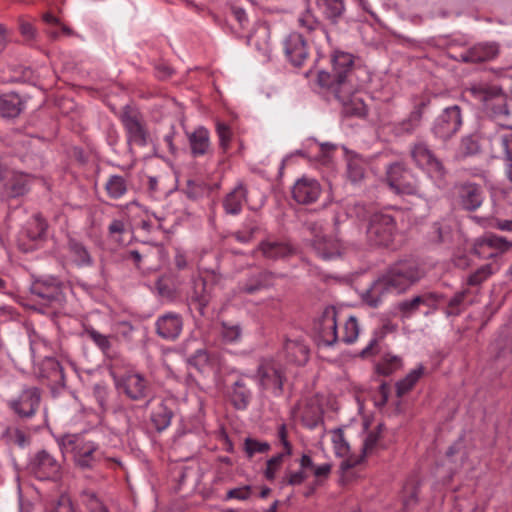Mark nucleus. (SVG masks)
Segmentation results:
<instances>
[{
	"label": "nucleus",
	"instance_id": "obj_2",
	"mask_svg": "<svg viewBox=\"0 0 512 512\" xmlns=\"http://www.w3.org/2000/svg\"><path fill=\"white\" fill-rule=\"evenodd\" d=\"M422 276V271L414 262H399L371 285L364 294L363 299L370 306L375 307L386 294L402 293L420 280Z\"/></svg>",
	"mask_w": 512,
	"mask_h": 512
},
{
	"label": "nucleus",
	"instance_id": "obj_6",
	"mask_svg": "<svg viewBox=\"0 0 512 512\" xmlns=\"http://www.w3.org/2000/svg\"><path fill=\"white\" fill-rule=\"evenodd\" d=\"M387 182L390 189L399 195H412L418 192L416 179L400 163L387 168Z\"/></svg>",
	"mask_w": 512,
	"mask_h": 512
},
{
	"label": "nucleus",
	"instance_id": "obj_28",
	"mask_svg": "<svg viewBox=\"0 0 512 512\" xmlns=\"http://www.w3.org/2000/svg\"><path fill=\"white\" fill-rule=\"evenodd\" d=\"M22 110V101L14 92L5 93L0 96V112L4 117H15Z\"/></svg>",
	"mask_w": 512,
	"mask_h": 512
},
{
	"label": "nucleus",
	"instance_id": "obj_48",
	"mask_svg": "<svg viewBox=\"0 0 512 512\" xmlns=\"http://www.w3.org/2000/svg\"><path fill=\"white\" fill-rule=\"evenodd\" d=\"M335 148L336 146L331 143L319 144V155L317 156V161L324 166L330 165L332 163V152Z\"/></svg>",
	"mask_w": 512,
	"mask_h": 512
},
{
	"label": "nucleus",
	"instance_id": "obj_30",
	"mask_svg": "<svg viewBox=\"0 0 512 512\" xmlns=\"http://www.w3.org/2000/svg\"><path fill=\"white\" fill-rule=\"evenodd\" d=\"M189 364L196 367L200 372L206 373L213 371L217 367L218 360L214 356H210L205 350H198L189 358Z\"/></svg>",
	"mask_w": 512,
	"mask_h": 512
},
{
	"label": "nucleus",
	"instance_id": "obj_19",
	"mask_svg": "<svg viewBox=\"0 0 512 512\" xmlns=\"http://www.w3.org/2000/svg\"><path fill=\"white\" fill-rule=\"evenodd\" d=\"M313 248L323 260H333L342 254V245L335 238L316 237Z\"/></svg>",
	"mask_w": 512,
	"mask_h": 512
},
{
	"label": "nucleus",
	"instance_id": "obj_20",
	"mask_svg": "<svg viewBox=\"0 0 512 512\" xmlns=\"http://www.w3.org/2000/svg\"><path fill=\"white\" fill-rule=\"evenodd\" d=\"M496 43H479L461 54L465 62H481L493 59L498 54Z\"/></svg>",
	"mask_w": 512,
	"mask_h": 512
},
{
	"label": "nucleus",
	"instance_id": "obj_31",
	"mask_svg": "<svg viewBox=\"0 0 512 512\" xmlns=\"http://www.w3.org/2000/svg\"><path fill=\"white\" fill-rule=\"evenodd\" d=\"M318 9L330 20L338 19L345 10L343 0H316Z\"/></svg>",
	"mask_w": 512,
	"mask_h": 512
},
{
	"label": "nucleus",
	"instance_id": "obj_58",
	"mask_svg": "<svg viewBox=\"0 0 512 512\" xmlns=\"http://www.w3.org/2000/svg\"><path fill=\"white\" fill-rule=\"evenodd\" d=\"M298 22L302 28H304L308 31L313 30L315 28V26L317 25V22H316L314 16L309 11H307L302 16H300L298 19Z\"/></svg>",
	"mask_w": 512,
	"mask_h": 512
},
{
	"label": "nucleus",
	"instance_id": "obj_35",
	"mask_svg": "<svg viewBox=\"0 0 512 512\" xmlns=\"http://www.w3.org/2000/svg\"><path fill=\"white\" fill-rule=\"evenodd\" d=\"M70 259L78 266L91 263V256L87 249L80 243L71 241L69 244Z\"/></svg>",
	"mask_w": 512,
	"mask_h": 512
},
{
	"label": "nucleus",
	"instance_id": "obj_49",
	"mask_svg": "<svg viewBox=\"0 0 512 512\" xmlns=\"http://www.w3.org/2000/svg\"><path fill=\"white\" fill-rule=\"evenodd\" d=\"M86 334L103 352L109 350L110 341L106 335H103L94 329H87Z\"/></svg>",
	"mask_w": 512,
	"mask_h": 512
},
{
	"label": "nucleus",
	"instance_id": "obj_5",
	"mask_svg": "<svg viewBox=\"0 0 512 512\" xmlns=\"http://www.w3.org/2000/svg\"><path fill=\"white\" fill-rule=\"evenodd\" d=\"M397 229L395 221L390 214L375 213L372 215L368 228V240L378 246H388L393 242Z\"/></svg>",
	"mask_w": 512,
	"mask_h": 512
},
{
	"label": "nucleus",
	"instance_id": "obj_36",
	"mask_svg": "<svg viewBox=\"0 0 512 512\" xmlns=\"http://www.w3.org/2000/svg\"><path fill=\"white\" fill-rule=\"evenodd\" d=\"M106 190L112 198L122 197L127 191L125 179L118 175L111 176L106 183Z\"/></svg>",
	"mask_w": 512,
	"mask_h": 512
},
{
	"label": "nucleus",
	"instance_id": "obj_61",
	"mask_svg": "<svg viewBox=\"0 0 512 512\" xmlns=\"http://www.w3.org/2000/svg\"><path fill=\"white\" fill-rule=\"evenodd\" d=\"M55 512H74V508L70 499L67 496H61L57 506L55 508Z\"/></svg>",
	"mask_w": 512,
	"mask_h": 512
},
{
	"label": "nucleus",
	"instance_id": "obj_41",
	"mask_svg": "<svg viewBox=\"0 0 512 512\" xmlns=\"http://www.w3.org/2000/svg\"><path fill=\"white\" fill-rule=\"evenodd\" d=\"M423 373V368L418 367L417 369L412 370L404 379L397 383V391L399 395H402L409 391L415 383L419 380L420 376Z\"/></svg>",
	"mask_w": 512,
	"mask_h": 512
},
{
	"label": "nucleus",
	"instance_id": "obj_14",
	"mask_svg": "<svg viewBox=\"0 0 512 512\" xmlns=\"http://www.w3.org/2000/svg\"><path fill=\"white\" fill-rule=\"evenodd\" d=\"M332 444V448L337 457L345 458L341 468L342 470L348 469L361 462L357 455L350 454V445L344 437L341 429H333L326 434Z\"/></svg>",
	"mask_w": 512,
	"mask_h": 512
},
{
	"label": "nucleus",
	"instance_id": "obj_29",
	"mask_svg": "<svg viewBox=\"0 0 512 512\" xmlns=\"http://www.w3.org/2000/svg\"><path fill=\"white\" fill-rule=\"evenodd\" d=\"M246 201V190L242 185L234 188L224 200V208L229 214H238Z\"/></svg>",
	"mask_w": 512,
	"mask_h": 512
},
{
	"label": "nucleus",
	"instance_id": "obj_59",
	"mask_svg": "<svg viewBox=\"0 0 512 512\" xmlns=\"http://www.w3.org/2000/svg\"><path fill=\"white\" fill-rule=\"evenodd\" d=\"M330 472H331V465L329 463H324V464L315 466L313 468V474L317 478L316 484H318L322 478H327L328 475L330 474Z\"/></svg>",
	"mask_w": 512,
	"mask_h": 512
},
{
	"label": "nucleus",
	"instance_id": "obj_51",
	"mask_svg": "<svg viewBox=\"0 0 512 512\" xmlns=\"http://www.w3.org/2000/svg\"><path fill=\"white\" fill-rule=\"evenodd\" d=\"M421 118L422 113L420 110L413 111L409 118L402 123L401 130L407 133L412 132L420 124Z\"/></svg>",
	"mask_w": 512,
	"mask_h": 512
},
{
	"label": "nucleus",
	"instance_id": "obj_32",
	"mask_svg": "<svg viewBox=\"0 0 512 512\" xmlns=\"http://www.w3.org/2000/svg\"><path fill=\"white\" fill-rule=\"evenodd\" d=\"M31 291L43 299L53 300L58 297L59 283L54 278L49 280V282L37 281L33 284Z\"/></svg>",
	"mask_w": 512,
	"mask_h": 512
},
{
	"label": "nucleus",
	"instance_id": "obj_13",
	"mask_svg": "<svg viewBox=\"0 0 512 512\" xmlns=\"http://www.w3.org/2000/svg\"><path fill=\"white\" fill-rule=\"evenodd\" d=\"M509 247L505 238L488 234L480 237L474 244V253L480 258H496L501 252L507 250Z\"/></svg>",
	"mask_w": 512,
	"mask_h": 512
},
{
	"label": "nucleus",
	"instance_id": "obj_23",
	"mask_svg": "<svg viewBox=\"0 0 512 512\" xmlns=\"http://www.w3.org/2000/svg\"><path fill=\"white\" fill-rule=\"evenodd\" d=\"M284 350L291 362L303 365L308 361L309 349L300 339H287L284 344Z\"/></svg>",
	"mask_w": 512,
	"mask_h": 512
},
{
	"label": "nucleus",
	"instance_id": "obj_11",
	"mask_svg": "<svg viewBox=\"0 0 512 512\" xmlns=\"http://www.w3.org/2000/svg\"><path fill=\"white\" fill-rule=\"evenodd\" d=\"M28 468L40 480L56 479L60 472V464L46 451L35 454L31 458Z\"/></svg>",
	"mask_w": 512,
	"mask_h": 512
},
{
	"label": "nucleus",
	"instance_id": "obj_34",
	"mask_svg": "<svg viewBox=\"0 0 512 512\" xmlns=\"http://www.w3.org/2000/svg\"><path fill=\"white\" fill-rule=\"evenodd\" d=\"M250 399V392L246 389L242 380H238L233 385L231 393V400L235 408L244 409L248 405Z\"/></svg>",
	"mask_w": 512,
	"mask_h": 512
},
{
	"label": "nucleus",
	"instance_id": "obj_25",
	"mask_svg": "<svg viewBox=\"0 0 512 512\" xmlns=\"http://www.w3.org/2000/svg\"><path fill=\"white\" fill-rule=\"evenodd\" d=\"M189 143L194 156L204 155L210 148L209 132L204 127H198L189 135Z\"/></svg>",
	"mask_w": 512,
	"mask_h": 512
},
{
	"label": "nucleus",
	"instance_id": "obj_16",
	"mask_svg": "<svg viewBox=\"0 0 512 512\" xmlns=\"http://www.w3.org/2000/svg\"><path fill=\"white\" fill-rule=\"evenodd\" d=\"M321 193L320 184L317 180L303 177L293 186L292 194L294 199L301 204H308L316 201Z\"/></svg>",
	"mask_w": 512,
	"mask_h": 512
},
{
	"label": "nucleus",
	"instance_id": "obj_22",
	"mask_svg": "<svg viewBox=\"0 0 512 512\" xmlns=\"http://www.w3.org/2000/svg\"><path fill=\"white\" fill-rule=\"evenodd\" d=\"M248 44L258 50L263 59H269L272 50L269 43L268 27L264 24L259 25L254 33L248 37Z\"/></svg>",
	"mask_w": 512,
	"mask_h": 512
},
{
	"label": "nucleus",
	"instance_id": "obj_38",
	"mask_svg": "<svg viewBox=\"0 0 512 512\" xmlns=\"http://www.w3.org/2000/svg\"><path fill=\"white\" fill-rule=\"evenodd\" d=\"M46 228L47 226L45 221L41 217L36 216L29 222L25 234L31 240L36 241L43 237Z\"/></svg>",
	"mask_w": 512,
	"mask_h": 512
},
{
	"label": "nucleus",
	"instance_id": "obj_56",
	"mask_svg": "<svg viewBox=\"0 0 512 512\" xmlns=\"http://www.w3.org/2000/svg\"><path fill=\"white\" fill-rule=\"evenodd\" d=\"M307 478V474L303 470L289 472L286 475V482L289 485L295 486L302 484Z\"/></svg>",
	"mask_w": 512,
	"mask_h": 512
},
{
	"label": "nucleus",
	"instance_id": "obj_3",
	"mask_svg": "<svg viewBox=\"0 0 512 512\" xmlns=\"http://www.w3.org/2000/svg\"><path fill=\"white\" fill-rule=\"evenodd\" d=\"M56 441L63 456L71 454L75 464L81 468H90L100 459L97 444L80 435L66 434L57 437Z\"/></svg>",
	"mask_w": 512,
	"mask_h": 512
},
{
	"label": "nucleus",
	"instance_id": "obj_7",
	"mask_svg": "<svg viewBox=\"0 0 512 512\" xmlns=\"http://www.w3.org/2000/svg\"><path fill=\"white\" fill-rule=\"evenodd\" d=\"M314 331L319 345L331 346L340 339L334 307H327L324 310L322 316L315 323Z\"/></svg>",
	"mask_w": 512,
	"mask_h": 512
},
{
	"label": "nucleus",
	"instance_id": "obj_50",
	"mask_svg": "<svg viewBox=\"0 0 512 512\" xmlns=\"http://www.w3.org/2000/svg\"><path fill=\"white\" fill-rule=\"evenodd\" d=\"M216 131H217V134L219 137L220 146L224 150H226L230 144L231 137H232V132H231L230 128L222 122H217Z\"/></svg>",
	"mask_w": 512,
	"mask_h": 512
},
{
	"label": "nucleus",
	"instance_id": "obj_26",
	"mask_svg": "<svg viewBox=\"0 0 512 512\" xmlns=\"http://www.w3.org/2000/svg\"><path fill=\"white\" fill-rule=\"evenodd\" d=\"M122 387L132 399H140L145 396V380L139 374L127 375L123 380Z\"/></svg>",
	"mask_w": 512,
	"mask_h": 512
},
{
	"label": "nucleus",
	"instance_id": "obj_15",
	"mask_svg": "<svg viewBox=\"0 0 512 512\" xmlns=\"http://www.w3.org/2000/svg\"><path fill=\"white\" fill-rule=\"evenodd\" d=\"M287 58L294 66H301L308 57V46L300 33H290L284 40Z\"/></svg>",
	"mask_w": 512,
	"mask_h": 512
},
{
	"label": "nucleus",
	"instance_id": "obj_27",
	"mask_svg": "<svg viewBox=\"0 0 512 512\" xmlns=\"http://www.w3.org/2000/svg\"><path fill=\"white\" fill-rule=\"evenodd\" d=\"M460 199L461 205L466 210L477 209L483 201L480 189L472 184L465 185L461 188Z\"/></svg>",
	"mask_w": 512,
	"mask_h": 512
},
{
	"label": "nucleus",
	"instance_id": "obj_45",
	"mask_svg": "<svg viewBox=\"0 0 512 512\" xmlns=\"http://www.w3.org/2000/svg\"><path fill=\"white\" fill-rule=\"evenodd\" d=\"M494 143L503 149L507 161H512V132H504L494 138Z\"/></svg>",
	"mask_w": 512,
	"mask_h": 512
},
{
	"label": "nucleus",
	"instance_id": "obj_60",
	"mask_svg": "<svg viewBox=\"0 0 512 512\" xmlns=\"http://www.w3.org/2000/svg\"><path fill=\"white\" fill-rule=\"evenodd\" d=\"M278 437L280 442L282 443L284 447V452L286 456H290L292 454V447L289 441L287 440V432L286 427L284 425H281L278 430Z\"/></svg>",
	"mask_w": 512,
	"mask_h": 512
},
{
	"label": "nucleus",
	"instance_id": "obj_64",
	"mask_svg": "<svg viewBox=\"0 0 512 512\" xmlns=\"http://www.w3.org/2000/svg\"><path fill=\"white\" fill-rule=\"evenodd\" d=\"M315 467L312 458L309 455H302L300 459V469L305 471L306 469H313Z\"/></svg>",
	"mask_w": 512,
	"mask_h": 512
},
{
	"label": "nucleus",
	"instance_id": "obj_52",
	"mask_svg": "<svg viewBox=\"0 0 512 512\" xmlns=\"http://www.w3.org/2000/svg\"><path fill=\"white\" fill-rule=\"evenodd\" d=\"M252 494V487L249 485L237 487L229 490L227 492L228 499H237L240 501H244L250 498Z\"/></svg>",
	"mask_w": 512,
	"mask_h": 512
},
{
	"label": "nucleus",
	"instance_id": "obj_24",
	"mask_svg": "<svg viewBox=\"0 0 512 512\" xmlns=\"http://www.w3.org/2000/svg\"><path fill=\"white\" fill-rule=\"evenodd\" d=\"M343 151L347 162L348 178L353 183L361 181L365 172L364 160L358 154L347 150L345 147H343Z\"/></svg>",
	"mask_w": 512,
	"mask_h": 512
},
{
	"label": "nucleus",
	"instance_id": "obj_40",
	"mask_svg": "<svg viewBox=\"0 0 512 512\" xmlns=\"http://www.w3.org/2000/svg\"><path fill=\"white\" fill-rule=\"evenodd\" d=\"M151 417L156 429L161 431L169 426L172 413L167 407L161 405L152 413Z\"/></svg>",
	"mask_w": 512,
	"mask_h": 512
},
{
	"label": "nucleus",
	"instance_id": "obj_1",
	"mask_svg": "<svg viewBox=\"0 0 512 512\" xmlns=\"http://www.w3.org/2000/svg\"><path fill=\"white\" fill-rule=\"evenodd\" d=\"M332 73L319 71L318 84L329 89L335 97L346 107L349 104L361 105V101L355 93L361 88V84L355 80L351 70L353 57L351 54L335 51L331 58Z\"/></svg>",
	"mask_w": 512,
	"mask_h": 512
},
{
	"label": "nucleus",
	"instance_id": "obj_39",
	"mask_svg": "<svg viewBox=\"0 0 512 512\" xmlns=\"http://www.w3.org/2000/svg\"><path fill=\"white\" fill-rule=\"evenodd\" d=\"M380 433V426H378L375 430L369 431L364 435L362 448H361V456H358L361 461L365 456L372 453L375 449Z\"/></svg>",
	"mask_w": 512,
	"mask_h": 512
},
{
	"label": "nucleus",
	"instance_id": "obj_12",
	"mask_svg": "<svg viewBox=\"0 0 512 512\" xmlns=\"http://www.w3.org/2000/svg\"><path fill=\"white\" fill-rule=\"evenodd\" d=\"M259 385L273 393L278 394L282 390L283 375L281 369L274 361L268 360L263 362L258 369Z\"/></svg>",
	"mask_w": 512,
	"mask_h": 512
},
{
	"label": "nucleus",
	"instance_id": "obj_63",
	"mask_svg": "<svg viewBox=\"0 0 512 512\" xmlns=\"http://www.w3.org/2000/svg\"><path fill=\"white\" fill-rule=\"evenodd\" d=\"M21 33L27 38H33L35 35V29L32 24L23 22L20 25Z\"/></svg>",
	"mask_w": 512,
	"mask_h": 512
},
{
	"label": "nucleus",
	"instance_id": "obj_8",
	"mask_svg": "<svg viewBox=\"0 0 512 512\" xmlns=\"http://www.w3.org/2000/svg\"><path fill=\"white\" fill-rule=\"evenodd\" d=\"M121 121L130 145L146 146L148 144L149 135L137 111L126 106L121 114Z\"/></svg>",
	"mask_w": 512,
	"mask_h": 512
},
{
	"label": "nucleus",
	"instance_id": "obj_21",
	"mask_svg": "<svg viewBox=\"0 0 512 512\" xmlns=\"http://www.w3.org/2000/svg\"><path fill=\"white\" fill-rule=\"evenodd\" d=\"M156 327L162 338L173 340L182 330V321L176 314H166L157 320Z\"/></svg>",
	"mask_w": 512,
	"mask_h": 512
},
{
	"label": "nucleus",
	"instance_id": "obj_62",
	"mask_svg": "<svg viewBox=\"0 0 512 512\" xmlns=\"http://www.w3.org/2000/svg\"><path fill=\"white\" fill-rule=\"evenodd\" d=\"M232 14L234 18L238 21L240 26H244L247 22V15L244 9L240 7H233L232 8Z\"/></svg>",
	"mask_w": 512,
	"mask_h": 512
},
{
	"label": "nucleus",
	"instance_id": "obj_46",
	"mask_svg": "<svg viewBox=\"0 0 512 512\" xmlns=\"http://www.w3.org/2000/svg\"><path fill=\"white\" fill-rule=\"evenodd\" d=\"M269 449L270 445L267 442H261L251 438L245 440V451L249 457L256 453L267 452Z\"/></svg>",
	"mask_w": 512,
	"mask_h": 512
},
{
	"label": "nucleus",
	"instance_id": "obj_44",
	"mask_svg": "<svg viewBox=\"0 0 512 512\" xmlns=\"http://www.w3.org/2000/svg\"><path fill=\"white\" fill-rule=\"evenodd\" d=\"M286 456L285 453H280L267 461L266 469L264 471V475L268 480H273L280 469L283 459Z\"/></svg>",
	"mask_w": 512,
	"mask_h": 512
},
{
	"label": "nucleus",
	"instance_id": "obj_57",
	"mask_svg": "<svg viewBox=\"0 0 512 512\" xmlns=\"http://www.w3.org/2000/svg\"><path fill=\"white\" fill-rule=\"evenodd\" d=\"M43 19L47 24L59 27L61 33L65 34V35H71L72 31L70 30V28L65 26L64 24H62L60 22V20L57 17H55L54 15H52L50 13H46L43 16Z\"/></svg>",
	"mask_w": 512,
	"mask_h": 512
},
{
	"label": "nucleus",
	"instance_id": "obj_33",
	"mask_svg": "<svg viewBox=\"0 0 512 512\" xmlns=\"http://www.w3.org/2000/svg\"><path fill=\"white\" fill-rule=\"evenodd\" d=\"M260 249L263 255L270 259L286 257L293 251L289 245L274 241L263 242Z\"/></svg>",
	"mask_w": 512,
	"mask_h": 512
},
{
	"label": "nucleus",
	"instance_id": "obj_55",
	"mask_svg": "<svg viewBox=\"0 0 512 512\" xmlns=\"http://www.w3.org/2000/svg\"><path fill=\"white\" fill-rule=\"evenodd\" d=\"M222 337L226 342H235L240 337L239 327L223 325Z\"/></svg>",
	"mask_w": 512,
	"mask_h": 512
},
{
	"label": "nucleus",
	"instance_id": "obj_9",
	"mask_svg": "<svg viewBox=\"0 0 512 512\" xmlns=\"http://www.w3.org/2000/svg\"><path fill=\"white\" fill-rule=\"evenodd\" d=\"M411 156L417 166L424 170L430 178L436 181L443 178L444 168L426 144L417 143L411 150Z\"/></svg>",
	"mask_w": 512,
	"mask_h": 512
},
{
	"label": "nucleus",
	"instance_id": "obj_54",
	"mask_svg": "<svg viewBox=\"0 0 512 512\" xmlns=\"http://www.w3.org/2000/svg\"><path fill=\"white\" fill-rule=\"evenodd\" d=\"M479 150V145L471 136L464 137L461 141V153L471 155Z\"/></svg>",
	"mask_w": 512,
	"mask_h": 512
},
{
	"label": "nucleus",
	"instance_id": "obj_47",
	"mask_svg": "<svg viewBox=\"0 0 512 512\" xmlns=\"http://www.w3.org/2000/svg\"><path fill=\"white\" fill-rule=\"evenodd\" d=\"M303 422L309 428L317 426L322 420V410L319 407L306 409L302 415Z\"/></svg>",
	"mask_w": 512,
	"mask_h": 512
},
{
	"label": "nucleus",
	"instance_id": "obj_42",
	"mask_svg": "<svg viewBox=\"0 0 512 512\" xmlns=\"http://www.w3.org/2000/svg\"><path fill=\"white\" fill-rule=\"evenodd\" d=\"M498 269L499 265L497 263H489L484 265L469 277V283L472 285H477L484 281L491 274L495 273Z\"/></svg>",
	"mask_w": 512,
	"mask_h": 512
},
{
	"label": "nucleus",
	"instance_id": "obj_37",
	"mask_svg": "<svg viewBox=\"0 0 512 512\" xmlns=\"http://www.w3.org/2000/svg\"><path fill=\"white\" fill-rule=\"evenodd\" d=\"M359 330L360 329L357 319L353 316H350L344 324L343 333L339 340H342L348 344L353 343L358 338Z\"/></svg>",
	"mask_w": 512,
	"mask_h": 512
},
{
	"label": "nucleus",
	"instance_id": "obj_18",
	"mask_svg": "<svg viewBox=\"0 0 512 512\" xmlns=\"http://www.w3.org/2000/svg\"><path fill=\"white\" fill-rule=\"evenodd\" d=\"M31 179L22 173H11L2 191V197L15 198L24 195L30 185Z\"/></svg>",
	"mask_w": 512,
	"mask_h": 512
},
{
	"label": "nucleus",
	"instance_id": "obj_10",
	"mask_svg": "<svg viewBox=\"0 0 512 512\" xmlns=\"http://www.w3.org/2000/svg\"><path fill=\"white\" fill-rule=\"evenodd\" d=\"M462 125V116L460 108L456 105L447 107L437 117L433 132L436 137L448 139L452 137Z\"/></svg>",
	"mask_w": 512,
	"mask_h": 512
},
{
	"label": "nucleus",
	"instance_id": "obj_17",
	"mask_svg": "<svg viewBox=\"0 0 512 512\" xmlns=\"http://www.w3.org/2000/svg\"><path fill=\"white\" fill-rule=\"evenodd\" d=\"M40 402V394L37 388L24 390L17 401L12 402L14 411L23 417H30L34 414Z\"/></svg>",
	"mask_w": 512,
	"mask_h": 512
},
{
	"label": "nucleus",
	"instance_id": "obj_4",
	"mask_svg": "<svg viewBox=\"0 0 512 512\" xmlns=\"http://www.w3.org/2000/svg\"><path fill=\"white\" fill-rule=\"evenodd\" d=\"M468 91L494 116H506L509 114L506 96L497 85H488L482 82L473 83L468 88Z\"/></svg>",
	"mask_w": 512,
	"mask_h": 512
},
{
	"label": "nucleus",
	"instance_id": "obj_43",
	"mask_svg": "<svg viewBox=\"0 0 512 512\" xmlns=\"http://www.w3.org/2000/svg\"><path fill=\"white\" fill-rule=\"evenodd\" d=\"M419 309L420 305L416 301V296L412 299L401 301L396 306V311L402 318H409Z\"/></svg>",
	"mask_w": 512,
	"mask_h": 512
},
{
	"label": "nucleus",
	"instance_id": "obj_53",
	"mask_svg": "<svg viewBox=\"0 0 512 512\" xmlns=\"http://www.w3.org/2000/svg\"><path fill=\"white\" fill-rule=\"evenodd\" d=\"M439 300L440 298L438 295L434 293H424L422 295L416 296V301H418L420 307L424 306L428 309H434L439 303Z\"/></svg>",
	"mask_w": 512,
	"mask_h": 512
}]
</instances>
